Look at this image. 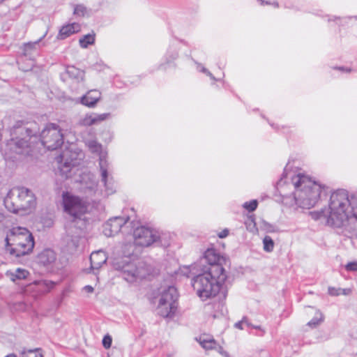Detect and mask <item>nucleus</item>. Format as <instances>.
<instances>
[{"mask_svg":"<svg viewBox=\"0 0 357 357\" xmlns=\"http://www.w3.org/2000/svg\"><path fill=\"white\" fill-rule=\"evenodd\" d=\"M39 130L37 125L24 126L17 123L10 131L11 138L6 144L5 158L12 160H18L20 155H28L32 151V143L38 138Z\"/></svg>","mask_w":357,"mask_h":357,"instance_id":"5","label":"nucleus"},{"mask_svg":"<svg viewBox=\"0 0 357 357\" xmlns=\"http://www.w3.org/2000/svg\"><path fill=\"white\" fill-rule=\"evenodd\" d=\"M46 33L38 40L35 42H29L23 45L22 47V56L25 59L29 61L27 66H24L23 63H19V68L23 71H29L35 65V59L39 54L40 47V43L45 37Z\"/></svg>","mask_w":357,"mask_h":357,"instance_id":"14","label":"nucleus"},{"mask_svg":"<svg viewBox=\"0 0 357 357\" xmlns=\"http://www.w3.org/2000/svg\"><path fill=\"white\" fill-rule=\"evenodd\" d=\"M265 357H271V356L269 354H266Z\"/></svg>","mask_w":357,"mask_h":357,"instance_id":"44","label":"nucleus"},{"mask_svg":"<svg viewBox=\"0 0 357 357\" xmlns=\"http://www.w3.org/2000/svg\"><path fill=\"white\" fill-rule=\"evenodd\" d=\"M80 30V25L78 23H72L63 26L59 30L57 38L64 40L70 35L75 33Z\"/></svg>","mask_w":357,"mask_h":357,"instance_id":"20","label":"nucleus"},{"mask_svg":"<svg viewBox=\"0 0 357 357\" xmlns=\"http://www.w3.org/2000/svg\"><path fill=\"white\" fill-rule=\"evenodd\" d=\"M129 217H114L109 219L104 225L103 233L106 236H112L117 234L120 231L126 232L129 227Z\"/></svg>","mask_w":357,"mask_h":357,"instance_id":"15","label":"nucleus"},{"mask_svg":"<svg viewBox=\"0 0 357 357\" xmlns=\"http://www.w3.org/2000/svg\"><path fill=\"white\" fill-rule=\"evenodd\" d=\"M199 343L201 346L205 349H213L216 348L217 342L212 338L208 337H200Z\"/></svg>","mask_w":357,"mask_h":357,"instance_id":"25","label":"nucleus"},{"mask_svg":"<svg viewBox=\"0 0 357 357\" xmlns=\"http://www.w3.org/2000/svg\"><path fill=\"white\" fill-rule=\"evenodd\" d=\"M5 241L6 251L15 257L29 254L34 247L33 237L25 227H13L7 234Z\"/></svg>","mask_w":357,"mask_h":357,"instance_id":"7","label":"nucleus"},{"mask_svg":"<svg viewBox=\"0 0 357 357\" xmlns=\"http://www.w3.org/2000/svg\"><path fill=\"white\" fill-rule=\"evenodd\" d=\"M323 321V315L320 311H317L314 317L307 323L310 327L315 328Z\"/></svg>","mask_w":357,"mask_h":357,"instance_id":"27","label":"nucleus"},{"mask_svg":"<svg viewBox=\"0 0 357 357\" xmlns=\"http://www.w3.org/2000/svg\"><path fill=\"white\" fill-rule=\"evenodd\" d=\"M314 220L322 218L333 227L343 228L351 237L357 238V194L349 195L345 190L333 192L328 209L311 213Z\"/></svg>","mask_w":357,"mask_h":357,"instance_id":"2","label":"nucleus"},{"mask_svg":"<svg viewBox=\"0 0 357 357\" xmlns=\"http://www.w3.org/2000/svg\"><path fill=\"white\" fill-rule=\"evenodd\" d=\"M41 144L49 150H55L63 143V136L59 126L49 123L40 134Z\"/></svg>","mask_w":357,"mask_h":357,"instance_id":"12","label":"nucleus"},{"mask_svg":"<svg viewBox=\"0 0 357 357\" xmlns=\"http://www.w3.org/2000/svg\"><path fill=\"white\" fill-rule=\"evenodd\" d=\"M56 254L51 249H45L37 256V261L43 266H49L56 261Z\"/></svg>","mask_w":357,"mask_h":357,"instance_id":"19","label":"nucleus"},{"mask_svg":"<svg viewBox=\"0 0 357 357\" xmlns=\"http://www.w3.org/2000/svg\"><path fill=\"white\" fill-rule=\"evenodd\" d=\"M347 271H357V261L349 262L345 265Z\"/></svg>","mask_w":357,"mask_h":357,"instance_id":"34","label":"nucleus"},{"mask_svg":"<svg viewBox=\"0 0 357 357\" xmlns=\"http://www.w3.org/2000/svg\"><path fill=\"white\" fill-rule=\"evenodd\" d=\"M264 250L266 252H271L274 248V241L269 236H266L263 239Z\"/></svg>","mask_w":357,"mask_h":357,"instance_id":"28","label":"nucleus"},{"mask_svg":"<svg viewBox=\"0 0 357 357\" xmlns=\"http://www.w3.org/2000/svg\"><path fill=\"white\" fill-rule=\"evenodd\" d=\"M275 7H278V3L277 2H274L273 3Z\"/></svg>","mask_w":357,"mask_h":357,"instance_id":"42","label":"nucleus"},{"mask_svg":"<svg viewBox=\"0 0 357 357\" xmlns=\"http://www.w3.org/2000/svg\"><path fill=\"white\" fill-rule=\"evenodd\" d=\"M101 93L98 90H90L80 98V102L88 107H94L100 100Z\"/></svg>","mask_w":357,"mask_h":357,"instance_id":"17","label":"nucleus"},{"mask_svg":"<svg viewBox=\"0 0 357 357\" xmlns=\"http://www.w3.org/2000/svg\"><path fill=\"white\" fill-rule=\"evenodd\" d=\"M86 11V9L85 6H84L83 5H77L74 8L73 13L75 15L83 17L84 16Z\"/></svg>","mask_w":357,"mask_h":357,"instance_id":"31","label":"nucleus"},{"mask_svg":"<svg viewBox=\"0 0 357 357\" xmlns=\"http://www.w3.org/2000/svg\"><path fill=\"white\" fill-rule=\"evenodd\" d=\"M84 291L87 292V293H92L93 291V287L90 286V285H86L85 286L84 288H83Z\"/></svg>","mask_w":357,"mask_h":357,"instance_id":"38","label":"nucleus"},{"mask_svg":"<svg viewBox=\"0 0 357 357\" xmlns=\"http://www.w3.org/2000/svg\"><path fill=\"white\" fill-rule=\"evenodd\" d=\"M218 349H219V351H220V353H222V352H221V350H222V348L221 347H218Z\"/></svg>","mask_w":357,"mask_h":357,"instance_id":"43","label":"nucleus"},{"mask_svg":"<svg viewBox=\"0 0 357 357\" xmlns=\"http://www.w3.org/2000/svg\"><path fill=\"white\" fill-rule=\"evenodd\" d=\"M107 259L106 253L102 250L93 252L90 256L91 267L93 270H98Z\"/></svg>","mask_w":357,"mask_h":357,"instance_id":"18","label":"nucleus"},{"mask_svg":"<svg viewBox=\"0 0 357 357\" xmlns=\"http://www.w3.org/2000/svg\"><path fill=\"white\" fill-rule=\"evenodd\" d=\"M83 156V153L74 144H70L62 151L61 153L56 158L60 175L68 178L70 176L71 168L78 165L77 160H82Z\"/></svg>","mask_w":357,"mask_h":357,"instance_id":"10","label":"nucleus"},{"mask_svg":"<svg viewBox=\"0 0 357 357\" xmlns=\"http://www.w3.org/2000/svg\"><path fill=\"white\" fill-rule=\"evenodd\" d=\"M218 266H213L211 271L206 268L199 269L201 273L192 280V284L199 297L206 300L221 293L226 297L227 285L225 284L227 273H218L220 271Z\"/></svg>","mask_w":357,"mask_h":357,"instance_id":"6","label":"nucleus"},{"mask_svg":"<svg viewBox=\"0 0 357 357\" xmlns=\"http://www.w3.org/2000/svg\"><path fill=\"white\" fill-rule=\"evenodd\" d=\"M84 143L89 149L94 153L99 155V165L101 175V183H102L105 190L104 196H109L115 192L114 183L112 177H109L108 166L109 164L105 158V155L102 151V145L96 139H84Z\"/></svg>","mask_w":357,"mask_h":357,"instance_id":"9","label":"nucleus"},{"mask_svg":"<svg viewBox=\"0 0 357 357\" xmlns=\"http://www.w3.org/2000/svg\"><path fill=\"white\" fill-rule=\"evenodd\" d=\"M12 281L15 282L17 280L25 279L29 275V272L25 269L17 268L14 272L8 273Z\"/></svg>","mask_w":357,"mask_h":357,"instance_id":"24","label":"nucleus"},{"mask_svg":"<svg viewBox=\"0 0 357 357\" xmlns=\"http://www.w3.org/2000/svg\"><path fill=\"white\" fill-rule=\"evenodd\" d=\"M266 4H271V3L266 1Z\"/></svg>","mask_w":357,"mask_h":357,"instance_id":"45","label":"nucleus"},{"mask_svg":"<svg viewBox=\"0 0 357 357\" xmlns=\"http://www.w3.org/2000/svg\"><path fill=\"white\" fill-rule=\"evenodd\" d=\"M197 69L201 71L203 73H205L207 76H208L211 79L216 80L215 77L211 73V72L204 67L201 63H197Z\"/></svg>","mask_w":357,"mask_h":357,"instance_id":"32","label":"nucleus"},{"mask_svg":"<svg viewBox=\"0 0 357 357\" xmlns=\"http://www.w3.org/2000/svg\"><path fill=\"white\" fill-rule=\"evenodd\" d=\"M341 294L348 295L351 293L350 289H341Z\"/></svg>","mask_w":357,"mask_h":357,"instance_id":"39","label":"nucleus"},{"mask_svg":"<svg viewBox=\"0 0 357 357\" xmlns=\"http://www.w3.org/2000/svg\"><path fill=\"white\" fill-rule=\"evenodd\" d=\"M4 205L10 212L24 215L35 208L36 198L31 190L22 186L14 187L7 193Z\"/></svg>","mask_w":357,"mask_h":357,"instance_id":"8","label":"nucleus"},{"mask_svg":"<svg viewBox=\"0 0 357 357\" xmlns=\"http://www.w3.org/2000/svg\"><path fill=\"white\" fill-rule=\"evenodd\" d=\"M178 57V52L175 49L169 48L165 56V61L158 66L159 70H165L167 66L175 61Z\"/></svg>","mask_w":357,"mask_h":357,"instance_id":"21","label":"nucleus"},{"mask_svg":"<svg viewBox=\"0 0 357 357\" xmlns=\"http://www.w3.org/2000/svg\"><path fill=\"white\" fill-rule=\"evenodd\" d=\"M258 202L256 199H252L250 202H246L243 204V206L249 212H252L256 210Z\"/></svg>","mask_w":357,"mask_h":357,"instance_id":"30","label":"nucleus"},{"mask_svg":"<svg viewBox=\"0 0 357 357\" xmlns=\"http://www.w3.org/2000/svg\"><path fill=\"white\" fill-rule=\"evenodd\" d=\"M110 116L109 113L96 114L91 113L86 114L79 120V124L84 126L98 125Z\"/></svg>","mask_w":357,"mask_h":357,"instance_id":"16","label":"nucleus"},{"mask_svg":"<svg viewBox=\"0 0 357 357\" xmlns=\"http://www.w3.org/2000/svg\"><path fill=\"white\" fill-rule=\"evenodd\" d=\"M3 219V214L0 212V222H1Z\"/></svg>","mask_w":357,"mask_h":357,"instance_id":"41","label":"nucleus"},{"mask_svg":"<svg viewBox=\"0 0 357 357\" xmlns=\"http://www.w3.org/2000/svg\"><path fill=\"white\" fill-rule=\"evenodd\" d=\"M66 73L69 77L75 79L77 82H82L84 79V72L73 66L66 68Z\"/></svg>","mask_w":357,"mask_h":357,"instance_id":"22","label":"nucleus"},{"mask_svg":"<svg viewBox=\"0 0 357 357\" xmlns=\"http://www.w3.org/2000/svg\"><path fill=\"white\" fill-rule=\"evenodd\" d=\"M228 235H229V230L227 229H225L218 234V237L220 238H224L227 237Z\"/></svg>","mask_w":357,"mask_h":357,"instance_id":"37","label":"nucleus"},{"mask_svg":"<svg viewBox=\"0 0 357 357\" xmlns=\"http://www.w3.org/2000/svg\"><path fill=\"white\" fill-rule=\"evenodd\" d=\"M247 324V321H246L245 318H244L241 321L236 323L235 324V327L236 328L242 330V329H243V324Z\"/></svg>","mask_w":357,"mask_h":357,"instance_id":"36","label":"nucleus"},{"mask_svg":"<svg viewBox=\"0 0 357 357\" xmlns=\"http://www.w3.org/2000/svg\"><path fill=\"white\" fill-rule=\"evenodd\" d=\"M4 1V0H0V2H2V1Z\"/></svg>","mask_w":357,"mask_h":357,"instance_id":"46","label":"nucleus"},{"mask_svg":"<svg viewBox=\"0 0 357 357\" xmlns=\"http://www.w3.org/2000/svg\"><path fill=\"white\" fill-rule=\"evenodd\" d=\"M341 288H335V287H329L328 288V294L331 296H339L341 294Z\"/></svg>","mask_w":357,"mask_h":357,"instance_id":"35","label":"nucleus"},{"mask_svg":"<svg viewBox=\"0 0 357 357\" xmlns=\"http://www.w3.org/2000/svg\"><path fill=\"white\" fill-rule=\"evenodd\" d=\"M133 243L128 242L123 245V255L121 261H115L114 266L117 270L123 272V278L128 282H133L138 278H144L145 271L141 266H137L135 262L129 260V257L134 252L135 245L148 247L152 244L157 246L167 247L169 245V237L165 234H160L158 231L145 227H137L133 231Z\"/></svg>","mask_w":357,"mask_h":357,"instance_id":"3","label":"nucleus"},{"mask_svg":"<svg viewBox=\"0 0 357 357\" xmlns=\"http://www.w3.org/2000/svg\"><path fill=\"white\" fill-rule=\"evenodd\" d=\"M227 263V259L221 256L215 249H208L204 255V257L195 264L199 268H206L207 271H211L213 266H218L220 269L218 272L219 274L226 273L224 266Z\"/></svg>","mask_w":357,"mask_h":357,"instance_id":"13","label":"nucleus"},{"mask_svg":"<svg viewBox=\"0 0 357 357\" xmlns=\"http://www.w3.org/2000/svg\"><path fill=\"white\" fill-rule=\"evenodd\" d=\"M22 357H43L39 349L27 350L22 352Z\"/></svg>","mask_w":357,"mask_h":357,"instance_id":"29","label":"nucleus"},{"mask_svg":"<svg viewBox=\"0 0 357 357\" xmlns=\"http://www.w3.org/2000/svg\"><path fill=\"white\" fill-rule=\"evenodd\" d=\"M62 198L64 211L73 218V221L66 227L67 247L70 252H73L79 248L84 234L80 227L75 226V222L86 213L88 206L84 200L69 192H64Z\"/></svg>","mask_w":357,"mask_h":357,"instance_id":"4","label":"nucleus"},{"mask_svg":"<svg viewBox=\"0 0 357 357\" xmlns=\"http://www.w3.org/2000/svg\"><path fill=\"white\" fill-rule=\"evenodd\" d=\"M178 296L177 290L173 286H169L162 291L158 305V313L162 317H171L175 313Z\"/></svg>","mask_w":357,"mask_h":357,"instance_id":"11","label":"nucleus"},{"mask_svg":"<svg viewBox=\"0 0 357 357\" xmlns=\"http://www.w3.org/2000/svg\"><path fill=\"white\" fill-rule=\"evenodd\" d=\"M34 284L38 287L39 290L43 294L49 292L56 284L54 282L46 280L35 281Z\"/></svg>","mask_w":357,"mask_h":357,"instance_id":"23","label":"nucleus"},{"mask_svg":"<svg viewBox=\"0 0 357 357\" xmlns=\"http://www.w3.org/2000/svg\"><path fill=\"white\" fill-rule=\"evenodd\" d=\"M94 187H95V184L93 183L89 186H87V188L90 190V191H93V189H94Z\"/></svg>","mask_w":357,"mask_h":357,"instance_id":"40","label":"nucleus"},{"mask_svg":"<svg viewBox=\"0 0 357 357\" xmlns=\"http://www.w3.org/2000/svg\"><path fill=\"white\" fill-rule=\"evenodd\" d=\"M95 42V34L89 33L79 38V45L82 48H87L89 45H93Z\"/></svg>","mask_w":357,"mask_h":357,"instance_id":"26","label":"nucleus"},{"mask_svg":"<svg viewBox=\"0 0 357 357\" xmlns=\"http://www.w3.org/2000/svg\"><path fill=\"white\" fill-rule=\"evenodd\" d=\"M276 190L284 205H298L310 209L319 201L323 188L309 176L300 172H287L285 169L276 184Z\"/></svg>","mask_w":357,"mask_h":357,"instance_id":"1","label":"nucleus"},{"mask_svg":"<svg viewBox=\"0 0 357 357\" xmlns=\"http://www.w3.org/2000/svg\"><path fill=\"white\" fill-rule=\"evenodd\" d=\"M112 338L109 335H106L102 339V345L105 349H109L112 346Z\"/></svg>","mask_w":357,"mask_h":357,"instance_id":"33","label":"nucleus"}]
</instances>
